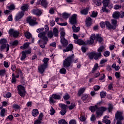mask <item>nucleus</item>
I'll list each match as a JSON object with an SVG mask.
<instances>
[{"label":"nucleus","mask_w":124,"mask_h":124,"mask_svg":"<svg viewBox=\"0 0 124 124\" xmlns=\"http://www.w3.org/2000/svg\"><path fill=\"white\" fill-rule=\"evenodd\" d=\"M103 123H105L106 124H111V121L110 120L108 119H104L102 121Z\"/></svg>","instance_id":"nucleus-44"},{"label":"nucleus","mask_w":124,"mask_h":124,"mask_svg":"<svg viewBox=\"0 0 124 124\" xmlns=\"http://www.w3.org/2000/svg\"><path fill=\"white\" fill-rule=\"evenodd\" d=\"M114 8L116 10H118V9H120V8H122V6H121V5H120L116 4V5L114 6Z\"/></svg>","instance_id":"nucleus-59"},{"label":"nucleus","mask_w":124,"mask_h":124,"mask_svg":"<svg viewBox=\"0 0 124 124\" xmlns=\"http://www.w3.org/2000/svg\"><path fill=\"white\" fill-rule=\"evenodd\" d=\"M85 90L86 88H80L78 91V93H83Z\"/></svg>","instance_id":"nucleus-55"},{"label":"nucleus","mask_w":124,"mask_h":124,"mask_svg":"<svg viewBox=\"0 0 124 124\" xmlns=\"http://www.w3.org/2000/svg\"><path fill=\"white\" fill-rule=\"evenodd\" d=\"M52 33L53 35L57 37L59 35V30L56 28H54L52 31Z\"/></svg>","instance_id":"nucleus-27"},{"label":"nucleus","mask_w":124,"mask_h":124,"mask_svg":"<svg viewBox=\"0 0 124 124\" xmlns=\"http://www.w3.org/2000/svg\"><path fill=\"white\" fill-rule=\"evenodd\" d=\"M37 19L35 17L29 16L27 18V23H29L30 26H35L37 25V22H36Z\"/></svg>","instance_id":"nucleus-6"},{"label":"nucleus","mask_w":124,"mask_h":124,"mask_svg":"<svg viewBox=\"0 0 124 124\" xmlns=\"http://www.w3.org/2000/svg\"><path fill=\"white\" fill-rule=\"evenodd\" d=\"M6 72V71L4 69L0 70V76H4V74H5Z\"/></svg>","instance_id":"nucleus-47"},{"label":"nucleus","mask_w":124,"mask_h":124,"mask_svg":"<svg viewBox=\"0 0 124 124\" xmlns=\"http://www.w3.org/2000/svg\"><path fill=\"white\" fill-rule=\"evenodd\" d=\"M89 110L91 111L92 112H94L95 111H96L98 110H100V108L97 105L90 106L89 108Z\"/></svg>","instance_id":"nucleus-18"},{"label":"nucleus","mask_w":124,"mask_h":124,"mask_svg":"<svg viewBox=\"0 0 124 124\" xmlns=\"http://www.w3.org/2000/svg\"><path fill=\"white\" fill-rule=\"evenodd\" d=\"M60 42L62 43L63 47H66V46L68 45V41L65 39V38L61 39Z\"/></svg>","instance_id":"nucleus-22"},{"label":"nucleus","mask_w":124,"mask_h":124,"mask_svg":"<svg viewBox=\"0 0 124 124\" xmlns=\"http://www.w3.org/2000/svg\"><path fill=\"white\" fill-rule=\"evenodd\" d=\"M76 105L75 103H72L70 106H69V110H73V109L75 107Z\"/></svg>","instance_id":"nucleus-56"},{"label":"nucleus","mask_w":124,"mask_h":124,"mask_svg":"<svg viewBox=\"0 0 124 124\" xmlns=\"http://www.w3.org/2000/svg\"><path fill=\"white\" fill-rule=\"evenodd\" d=\"M72 49H73V45L70 44L65 49H63V53L69 52V51H72Z\"/></svg>","instance_id":"nucleus-19"},{"label":"nucleus","mask_w":124,"mask_h":124,"mask_svg":"<svg viewBox=\"0 0 124 124\" xmlns=\"http://www.w3.org/2000/svg\"><path fill=\"white\" fill-rule=\"evenodd\" d=\"M102 2L104 6H108L109 8H112V7H113V4H112L109 6V4H110V0H103Z\"/></svg>","instance_id":"nucleus-16"},{"label":"nucleus","mask_w":124,"mask_h":124,"mask_svg":"<svg viewBox=\"0 0 124 124\" xmlns=\"http://www.w3.org/2000/svg\"><path fill=\"white\" fill-rule=\"evenodd\" d=\"M25 35L27 39H30L31 37V34L30 32H26L25 33Z\"/></svg>","instance_id":"nucleus-39"},{"label":"nucleus","mask_w":124,"mask_h":124,"mask_svg":"<svg viewBox=\"0 0 124 124\" xmlns=\"http://www.w3.org/2000/svg\"><path fill=\"white\" fill-rule=\"evenodd\" d=\"M96 16H97V12L93 11L91 16L93 17V18H95Z\"/></svg>","instance_id":"nucleus-51"},{"label":"nucleus","mask_w":124,"mask_h":124,"mask_svg":"<svg viewBox=\"0 0 124 124\" xmlns=\"http://www.w3.org/2000/svg\"><path fill=\"white\" fill-rule=\"evenodd\" d=\"M0 116L1 117H4L5 116V109L2 108L1 111H0Z\"/></svg>","instance_id":"nucleus-34"},{"label":"nucleus","mask_w":124,"mask_h":124,"mask_svg":"<svg viewBox=\"0 0 124 124\" xmlns=\"http://www.w3.org/2000/svg\"><path fill=\"white\" fill-rule=\"evenodd\" d=\"M79 120L81 122H85L86 121V118L85 115H82L79 117Z\"/></svg>","instance_id":"nucleus-50"},{"label":"nucleus","mask_w":124,"mask_h":124,"mask_svg":"<svg viewBox=\"0 0 124 124\" xmlns=\"http://www.w3.org/2000/svg\"><path fill=\"white\" fill-rule=\"evenodd\" d=\"M15 9V6L13 4L10 5L8 7V9L9 10H13V9Z\"/></svg>","instance_id":"nucleus-54"},{"label":"nucleus","mask_w":124,"mask_h":124,"mask_svg":"<svg viewBox=\"0 0 124 124\" xmlns=\"http://www.w3.org/2000/svg\"><path fill=\"white\" fill-rule=\"evenodd\" d=\"M60 34H61V39H62L64 38V36H65V32L63 31V30L62 31L60 32Z\"/></svg>","instance_id":"nucleus-40"},{"label":"nucleus","mask_w":124,"mask_h":124,"mask_svg":"<svg viewBox=\"0 0 124 124\" xmlns=\"http://www.w3.org/2000/svg\"><path fill=\"white\" fill-rule=\"evenodd\" d=\"M91 9L90 6L87 7L85 9H82L80 11V13L82 15H87L89 13V10Z\"/></svg>","instance_id":"nucleus-17"},{"label":"nucleus","mask_w":124,"mask_h":124,"mask_svg":"<svg viewBox=\"0 0 124 124\" xmlns=\"http://www.w3.org/2000/svg\"><path fill=\"white\" fill-rule=\"evenodd\" d=\"M59 124H68L67 122L64 119H61L59 121Z\"/></svg>","instance_id":"nucleus-42"},{"label":"nucleus","mask_w":124,"mask_h":124,"mask_svg":"<svg viewBox=\"0 0 124 124\" xmlns=\"http://www.w3.org/2000/svg\"><path fill=\"white\" fill-rule=\"evenodd\" d=\"M48 2L47 0H42L41 2V5L45 8H47L48 7Z\"/></svg>","instance_id":"nucleus-23"},{"label":"nucleus","mask_w":124,"mask_h":124,"mask_svg":"<svg viewBox=\"0 0 124 124\" xmlns=\"http://www.w3.org/2000/svg\"><path fill=\"white\" fill-rule=\"evenodd\" d=\"M103 50H104V46H102L101 47H100L98 49V52H97L98 54H101V52H102V51H103Z\"/></svg>","instance_id":"nucleus-48"},{"label":"nucleus","mask_w":124,"mask_h":124,"mask_svg":"<svg viewBox=\"0 0 124 124\" xmlns=\"http://www.w3.org/2000/svg\"><path fill=\"white\" fill-rule=\"evenodd\" d=\"M88 56L90 60H93L94 58V60H98L99 58H101V53H98L96 52L93 51L88 54Z\"/></svg>","instance_id":"nucleus-5"},{"label":"nucleus","mask_w":124,"mask_h":124,"mask_svg":"<svg viewBox=\"0 0 124 124\" xmlns=\"http://www.w3.org/2000/svg\"><path fill=\"white\" fill-rule=\"evenodd\" d=\"M24 15H25V13L24 12H19L17 14L15 17L16 21H19L20 19H22L23 17H24Z\"/></svg>","instance_id":"nucleus-11"},{"label":"nucleus","mask_w":124,"mask_h":124,"mask_svg":"<svg viewBox=\"0 0 124 124\" xmlns=\"http://www.w3.org/2000/svg\"><path fill=\"white\" fill-rule=\"evenodd\" d=\"M7 119H9V121H12L14 119V116L12 115H9L7 117Z\"/></svg>","instance_id":"nucleus-61"},{"label":"nucleus","mask_w":124,"mask_h":124,"mask_svg":"<svg viewBox=\"0 0 124 124\" xmlns=\"http://www.w3.org/2000/svg\"><path fill=\"white\" fill-rule=\"evenodd\" d=\"M4 98H10L12 96V93H7V94H5L3 95Z\"/></svg>","instance_id":"nucleus-60"},{"label":"nucleus","mask_w":124,"mask_h":124,"mask_svg":"<svg viewBox=\"0 0 124 124\" xmlns=\"http://www.w3.org/2000/svg\"><path fill=\"white\" fill-rule=\"evenodd\" d=\"M94 39H95V35L93 34L90 38V40H88L86 42V44H88L89 45H92L94 43Z\"/></svg>","instance_id":"nucleus-10"},{"label":"nucleus","mask_w":124,"mask_h":124,"mask_svg":"<svg viewBox=\"0 0 124 124\" xmlns=\"http://www.w3.org/2000/svg\"><path fill=\"white\" fill-rule=\"evenodd\" d=\"M47 36L48 38H53L54 34H53V31H48L47 33Z\"/></svg>","instance_id":"nucleus-32"},{"label":"nucleus","mask_w":124,"mask_h":124,"mask_svg":"<svg viewBox=\"0 0 124 124\" xmlns=\"http://www.w3.org/2000/svg\"><path fill=\"white\" fill-rule=\"evenodd\" d=\"M69 22L71 25L75 26L77 24V15L73 14L71 18H69Z\"/></svg>","instance_id":"nucleus-9"},{"label":"nucleus","mask_w":124,"mask_h":124,"mask_svg":"<svg viewBox=\"0 0 124 124\" xmlns=\"http://www.w3.org/2000/svg\"><path fill=\"white\" fill-rule=\"evenodd\" d=\"M43 62H44V64H43V65H46V67L48 66V62H49V58H44L43 60Z\"/></svg>","instance_id":"nucleus-36"},{"label":"nucleus","mask_w":124,"mask_h":124,"mask_svg":"<svg viewBox=\"0 0 124 124\" xmlns=\"http://www.w3.org/2000/svg\"><path fill=\"white\" fill-rule=\"evenodd\" d=\"M121 15V13L120 12H115L113 13L112 16L114 19H119Z\"/></svg>","instance_id":"nucleus-25"},{"label":"nucleus","mask_w":124,"mask_h":124,"mask_svg":"<svg viewBox=\"0 0 124 124\" xmlns=\"http://www.w3.org/2000/svg\"><path fill=\"white\" fill-rule=\"evenodd\" d=\"M46 68H47V66L46 65L42 64L38 67V70L41 74H43Z\"/></svg>","instance_id":"nucleus-12"},{"label":"nucleus","mask_w":124,"mask_h":124,"mask_svg":"<svg viewBox=\"0 0 124 124\" xmlns=\"http://www.w3.org/2000/svg\"><path fill=\"white\" fill-rule=\"evenodd\" d=\"M52 98L55 100H60L61 99V97L59 95H57V94H53L52 95Z\"/></svg>","instance_id":"nucleus-33"},{"label":"nucleus","mask_w":124,"mask_h":124,"mask_svg":"<svg viewBox=\"0 0 124 124\" xmlns=\"http://www.w3.org/2000/svg\"><path fill=\"white\" fill-rule=\"evenodd\" d=\"M107 110V108L104 107H99V110H97L95 111V114L97 117L102 116V115H103L104 112Z\"/></svg>","instance_id":"nucleus-7"},{"label":"nucleus","mask_w":124,"mask_h":124,"mask_svg":"<svg viewBox=\"0 0 124 124\" xmlns=\"http://www.w3.org/2000/svg\"><path fill=\"white\" fill-rule=\"evenodd\" d=\"M17 88L19 93H26V89L24 86L19 85L17 86Z\"/></svg>","instance_id":"nucleus-13"},{"label":"nucleus","mask_w":124,"mask_h":124,"mask_svg":"<svg viewBox=\"0 0 124 124\" xmlns=\"http://www.w3.org/2000/svg\"><path fill=\"white\" fill-rule=\"evenodd\" d=\"M12 80H11V83L12 84H15L16 83V81L17 80L16 79V77H15V75L14 74H13L12 75Z\"/></svg>","instance_id":"nucleus-35"},{"label":"nucleus","mask_w":124,"mask_h":124,"mask_svg":"<svg viewBox=\"0 0 124 124\" xmlns=\"http://www.w3.org/2000/svg\"><path fill=\"white\" fill-rule=\"evenodd\" d=\"M98 67V64L95 63V65H94L93 68L92 69V73H93L95 70H97V68Z\"/></svg>","instance_id":"nucleus-41"},{"label":"nucleus","mask_w":124,"mask_h":124,"mask_svg":"<svg viewBox=\"0 0 124 124\" xmlns=\"http://www.w3.org/2000/svg\"><path fill=\"white\" fill-rule=\"evenodd\" d=\"M21 56L20 58V60L21 61H25V60L26 59V58H27V55L26 54L25 51H23L21 52Z\"/></svg>","instance_id":"nucleus-28"},{"label":"nucleus","mask_w":124,"mask_h":124,"mask_svg":"<svg viewBox=\"0 0 124 124\" xmlns=\"http://www.w3.org/2000/svg\"><path fill=\"white\" fill-rule=\"evenodd\" d=\"M74 59V54L67 57L63 62V66L65 68H68L71 65V62Z\"/></svg>","instance_id":"nucleus-2"},{"label":"nucleus","mask_w":124,"mask_h":124,"mask_svg":"<svg viewBox=\"0 0 124 124\" xmlns=\"http://www.w3.org/2000/svg\"><path fill=\"white\" fill-rule=\"evenodd\" d=\"M67 107V105H64V104H61V108H62V110H66V107Z\"/></svg>","instance_id":"nucleus-62"},{"label":"nucleus","mask_w":124,"mask_h":124,"mask_svg":"<svg viewBox=\"0 0 124 124\" xmlns=\"http://www.w3.org/2000/svg\"><path fill=\"white\" fill-rule=\"evenodd\" d=\"M104 56L105 57H109L110 56V52L109 51H106L104 52Z\"/></svg>","instance_id":"nucleus-58"},{"label":"nucleus","mask_w":124,"mask_h":124,"mask_svg":"<svg viewBox=\"0 0 124 124\" xmlns=\"http://www.w3.org/2000/svg\"><path fill=\"white\" fill-rule=\"evenodd\" d=\"M66 113V109H62L61 111L60 112V114L62 115V116H64L65 115Z\"/></svg>","instance_id":"nucleus-52"},{"label":"nucleus","mask_w":124,"mask_h":124,"mask_svg":"<svg viewBox=\"0 0 124 124\" xmlns=\"http://www.w3.org/2000/svg\"><path fill=\"white\" fill-rule=\"evenodd\" d=\"M50 115L53 116L54 114H55V109L53 108V107H51V108L50 110Z\"/></svg>","instance_id":"nucleus-49"},{"label":"nucleus","mask_w":124,"mask_h":124,"mask_svg":"<svg viewBox=\"0 0 124 124\" xmlns=\"http://www.w3.org/2000/svg\"><path fill=\"white\" fill-rule=\"evenodd\" d=\"M43 118V114L42 112H41L39 114V116L37 120H42Z\"/></svg>","instance_id":"nucleus-64"},{"label":"nucleus","mask_w":124,"mask_h":124,"mask_svg":"<svg viewBox=\"0 0 124 124\" xmlns=\"http://www.w3.org/2000/svg\"><path fill=\"white\" fill-rule=\"evenodd\" d=\"M113 110V106L111 104L108 105V112H111Z\"/></svg>","instance_id":"nucleus-46"},{"label":"nucleus","mask_w":124,"mask_h":124,"mask_svg":"<svg viewBox=\"0 0 124 124\" xmlns=\"http://www.w3.org/2000/svg\"><path fill=\"white\" fill-rule=\"evenodd\" d=\"M74 43H75L76 44H78V45H84L85 44V42L83 41V40L78 39V40H75L74 41Z\"/></svg>","instance_id":"nucleus-20"},{"label":"nucleus","mask_w":124,"mask_h":124,"mask_svg":"<svg viewBox=\"0 0 124 124\" xmlns=\"http://www.w3.org/2000/svg\"><path fill=\"white\" fill-rule=\"evenodd\" d=\"M32 116L36 117L39 115V110L37 109H33L32 110Z\"/></svg>","instance_id":"nucleus-26"},{"label":"nucleus","mask_w":124,"mask_h":124,"mask_svg":"<svg viewBox=\"0 0 124 124\" xmlns=\"http://www.w3.org/2000/svg\"><path fill=\"white\" fill-rule=\"evenodd\" d=\"M29 43H25L22 46H20V49H23V50H25V49H27V48L29 47Z\"/></svg>","instance_id":"nucleus-30"},{"label":"nucleus","mask_w":124,"mask_h":124,"mask_svg":"<svg viewBox=\"0 0 124 124\" xmlns=\"http://www.w3.org/2000/svg\"><path fill=\"white\" fill-rule=\"evenodd\" d=\"M69 124H77V122L75 119H72L69 122Z\"/></svg>","instance_id":"nucleus-63"},{"label":"nucleus","mask_w":124,"mask_h":124,"mask_svg":"<svg viewBox=\"0 0 124 124\" xmlns=\"http://www.w3.org/2000/svg\"><path fill=\"white\" fill-rule=\"evenodd\" d=\"M13 108H15L16 110H19L20 108V106L17 104L13 105Z\"/></svg>","instance_id":"nucleus-45"},{"label":"nucleus","mask_w":124,"mask_h":124,"mask_svg":"<svg viewBox=\"0 0 124 124\" xmlns=\"http://www.w3.org/2000/svg\"><path fill=\"white\" fill-rule=\"evenodd\" d=\"M38 37L42 40H39L38 41V44H39L40 47L42 48V49L45 48V45H46L47 42H48V37L46 36V32L44 31L39 33Z\"/></svg>","instance_id":"nucleus-1"},{"label":"nucleus","mask_w":124,"mask_h":124,"mask_svg":"<svg viewBox=\"0 0 124 124\" xmlns=\"http://www.w3.org/2000/svg\"><path fill=\"white\" fill-rule=\"evenodd\" d=\"M42 123V120L36 119L34 121V124H41Z\"/></svg>","instance_id":"nucleus-57"},{"label":"nucleus","mask_w":124,"mask_h":124,"mask_svg":"<svg viewBox=\"0 0 124 124\" xmlns=\"http://www.w3.org/2000/svg\"><path fill=\"white\" fill-rule=\"evenodd\" d=\"M111 24L112 27H115V29H117V24H118V21L115 19H112L111 20Z\"/></svg>","instance_id":"nucleus-29"},{"label":"nucleus","mask_w":124,"mask_h":124,"mask_svg":"<svg viewBox=\"0 0 124 124\" xmlns=\"http://www.w3.org/2000/svg\"><path fill=\"white\" fill-rule=\"evenodd\" d=\"M29 4H24L21 7L20 9L22 11H28L29 10Z\"/></svg>","instance_id":"nucleus-24"},{"label":"nucleus","mask_w":124,"mask_h":124,"mask_svg":"<svg viewBox=\"0 0 124 124\" xmlns=\"http://www.w3.org/2000/svg\"><path fill=\"white\" fill-rule=\"evenodd\" d=\"M78 96H81V99L85 103H86V100L87 99L88 97V95L87 94H83V93H78Z\"/></svg>","instance_id":"nucleus-14"},{"label":"nucleus","mask_w":124,"mask_h":124,"mask_svg":"<svg viewBox=\"0 0 124 124\" xmlns=\"http://www.w3.org/2000/svg\"><path fill=\"white\" fill-rule=\"evenodd\" d=\"M63 98L64 100H68L70 98V95L68 94H66V95L63 96Z\"/></svg>","instance_id":"nucleus-53"},{"label":"nucleus","mask_w":124,"mask_h":124,"mask_svg":"<svg viewBox=\"0 0 124 124\" xmlns=\"http://www.w3.org/2000/svg\"><path fill=\"white\" fill-rule=\"evenodd\" d=\"M115 120L117 121L116 124H122V121L124 120L123 113L122 111H117L115 115Z\"/></svg>","instance_id":"nucleus-3"},{"label":"nucleus","mask_w":124,"mask_h":124,"mask_svg":"<svg viewBox=\"0 0 124 124\" xmlns=\"http://www.w3.org/2000/svg\"><path fill=\"white\" fill-rule=\"evenodd\" d=\"M9 34L13 36L14 38H17L20 34V32L18 31L15 30L13 29H11L9 30Z\"/></svg>","instance_id":"nucleus-8"},{"label":"nucleus","mask_w":124,"mask_h":124,"mask_svg":"<svg viewBox=\"0 0 124 124\" xmlns=\"http://www.w3.org/2000/svg\"><path fill=\"white\" fill-rule=\"evenodd\" d=\"M32 12L33 14H34L35 15H37V16H40V15L42 14V12H41V10L38 9L33 10L32 11Z\"/></svg>","instance_id":"nucleus-21"},{"label":"nucleus","mask_w":124,"mask_h":124,"mask_svg":"<svg viewBox=\"0 0 124 124\" xmlns=\"http://www.w3.org/2000/svg\"><path fill=\"white\" fill-rule=\"evenodd\" d=\"M96 40L97 41H98V42H99V43H101V42H102V41L103 40V39H102V37H101L100 35H99V34H97Z\"/></svg>","instance_id":"nucleus-37"},{"label":"nucleus","mask_w":124,"mask_h":124,"mask_svg":"<svg viewBox=\"0 0 124 124\" xmlns=\"http://www.w3.org/2000/svg\"><path fill=\"white\" fill-rule=\"evenodd\" d=\"M6 42H7V41L6 39H1L0 40V44H1V46H0V50H3L6 48V52L9 51L10 46L8 44H5Z\"/></svg>","instance_id":"nucleus-4"},{"label":"nucleus","mask_w":124,"mask_h":124,"mask_svg":"<svg viewBox=\"0 0 124 124\" xmlns=\"http://www.w3.org/2000/svg\"><path fill=\"white\" fill-rule=\"evenodd\" d=\"M105 25L108 30H116V27L113 26L109 21H106Z\"/></svg>","instance_id":"nucleus-15"},{"label":"nucleus","mask_w":124,"mask_h":124,"mask_svg":"<svg viewBox=\"0 0 124 124\" xmlns=\"http://www.w3.org/2000/svg\"><path fill=\"white\" fill-rule=\"evenodd\" d=\"M62 16L64 19H67L70 16V14H67L66 13H64L62 14Z\"/></svg>","instance_id":"nucleus-38"},{"label":"nucleus","mask_w":124,"mask_h":124,"mask_svg":"<svg viewBox=\"0 0 124 124\" xmlns=\"http://www.w3.org/2000/svg\"><path fill=\"white\" fill-rule=\"evenodd\" d=\"M73 31L74 32H78L80 31V27H76L75 25H73L72 27Z\"/></svg>","instance_id":"nucleus-31"},{"label":"nucleus","mask_w":124,"mask_h":124,"mask_svg":"<svg viewBox=\"0 0 124 124\" xmlns=\"http://www.w3.org/2000/svg\"><path fill=\"white\" fill-rule=\"evenodd\" d=\"M60 72L61 74H66V69L64 68H62L60 69Z\"/></svg>","instance_id":"nucleus-43"}]
</instances>
